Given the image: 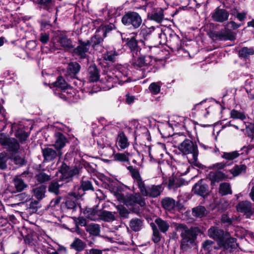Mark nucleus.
I'll return each instance as SVG.
<instances>
[{"mask_svg": "<svg viewBox=\"0 0 254 254\" xmlns=\"http://www.w3.org/2000/svg\"><path fill=\"white\" fill-rule=\"evenodd\" d=\"M39 40L43 44H47L50 39V34L49 33L42 32L39 36Z\"/></svg>", "mask_w": 254, "mask_h": 254, "instance_id": "obj_50", "label": "nucleus"}, {"mask_svg": "<svg viewBox=\"0 0 254 254\" xmlns=\"http://www.w3.org/2000/svg\"><path fill=\"white\" fill-rule=\"evenodd\" d=\"M238 212L244 213L248 218H250L254 214V208L252 203L248 200L239 202L236 205Z\"/></svg>", "mask_w": 254, "mask_h": 254, "instance_id": "obj_6", "label": "nucleus"}, {"mask_svg": "<svg viewBox=\"0 0 254 254\" xmlns=\"http://www.w3.org/2000/svg\"><path fill=\"white\" fill-rule=\"evenodd\" d=\"M240 154L237 151H234L230 152H224L221 155V157L227 160H233L237 158Z\"/></svg>", "mask_w": 254, "mask_h": 254, "instance_id": "obj_40", "label": "nucleus"}, {"mask_svg": "<svg viewBox=\"0 0 254 254\" xmlns=\"http://www.w3.org/2000/svg\"><path fill=\"white\" fill-rule=\"evenodd\" d=\"M53 84L54 86L63 90V93L65 92V90L67 87V84L62 76L58 77L57 81L54 82Z\"/></svg>", "mask_w": 254, "mask_h": 254, "instance_id": "obj_39", "label": "nucleus"}, {"mask_svg": "<svg viewBox=\"0 0 254 254\" xmlns=\"http://www.w3.org/2000/svg\"><path fill=\"white\" fill-rule=\"evenodd\" d=\"M61 181H53L50 183L48 187V190L50 192L54 193L57 195L59 193V189L63 185L62 183H60Z\"/></svg>", "mask_w": 254, "mask_h": 254, "instance_id": "obj_35", "label": "nucleus"}, {"mask_svg": "<svg viewBox=\"0 0 254 254\" xmlns=\"http://www.w3.org/2000/svg\"><path fill=\"white\" fill-rule=\"evenodd\" d=\"M0 143L10 151H16L19 147V144L15 138H7L2 133L0 135Z\"/></svg>", "mask_w": 254, "mask_h": 254, "instance_id": "obj_7", "label": "nucleus"}, {"mask_svg": "<svg viewBox=\"0 0 254 254\" xmlns=\"http://www.w3.org/2000/svg\"><path fill=\"white\" fill-rule=\"evenodd\" d=\"M71 247L76 251L80 252L84 249L85 244L81 240L76 238L71 244Z\"/></svg>", "mask_w": 254, "mask_h": 254, "instance_id": "obj_38", "label": "nucleus"}, {"mask_svg": "<svg viewBox=\"0 0 254 254\" xmlns=\"http://www.w3.org/2000/svg\"><path fill=\"white\" fill-rule=\"evenodd\" d=\"M37 2L43 8L47 10L53 6V0H37Z\"/></svg>", "mask_w": 254, "mask_h": 254, "instance_id": "obj_45", "label": "nucleus"}, {"mask_svg": "<svg viewBox=\"0 0 254 254\" xmlns=\"http://www.w3.org/2000/svg\"><path fill=\"white\" fill-rule=\"evenodd\" d=\"M161 82H153L149 86V89L154 94H157L160 91Z\"/></svg>", "mask_w": 254, "mask_h": 254, "instance_id": "obj_43", "label": "nucleus"}, {"mask_svg": "<svg viewBox=\"0 0 254 254\" xmlns=\"http://www.w3.org/2000/svg\"><path fill=\"white\" fill-rule=\"evenodd\" d=\"M65 205L68 209H72L76 207V204L75 200L67 199L65 202Z\"/></svg>", "mask_w": 254, "mask_h": 254, "instance_id": "obj_60", "label": "nucleus"}, {"mask_svg": "<svg viewBox=\"0 0 254 254\" xmlns=\"http://www.w3.org/2000/svg\"><path fill=\"white\" fill-rule=\"evenodd\" d=\"M208 177L213 183L219 182L228 178L227 175L221 171L210 172L208 174Z\"/></svg>", "mask_w": 254, "mask_h": 254, "instance_id": "obj_14", "label": "nucleus"}, {"mask_svg": "<svg viewBox=\"0 0 254 254\" xmlns=\"http://www.w3.org/2000/svg\"><path fill=\"white\" fill-rule=\"evenodd\" d=\"M127 44L132 52L133 57L134 56V54L137 56V51L135 50L137 46V42L136 40L135 39L132 38L128 42Z\"/></svg>", "mask_w": 254, "mask_h": 254, "instance_id": "obj_47", "label": "nucleus"}, {"mask_svg": "<svg viewBox=\"0 0 254 254\" xmlns=\"http://www.w3.org/2000/svg\"><path fill=\"white\" fill-rule=\"evenodd\" d=\"M218 37L221 40L233 41L235 39V35L231 31L226 29L224 32H221L218 33Z\"/></svg>", "mask_w": 254, "mask_h": 254, "instance_id": "obj_25", "label": "nucleus"}, {"mask_svg": "<svg viewBox=\"0 0 254 254\" xmlns=\"http://www.w3.org/2000/svg\"><path fill=\"white\" fill-rule=\"evenodd\" d=\"M42 153L45 160L48 162L54 160L58 156H61L62 155L61 150H54L50 147L43 149Z\"/></svg>", "mask_w": 254, "mask_h": 254, "instance_id": "obj_9", "label": "nucleus"}, {"mask_svg": "<svg viewBox=\"0 0 254 254\" xmlns=\"http://www.w3.org/2000/svg\"><path fill=\"white\" fill-rule=\"evenodd\" d=\"M163 207L166 210H170L173 209L175 205V200L171 198H166L162 200Z\"/></svg>", "mask_w": 254, "mask_h": 254, "instance_id": "obj_37", "label": "nucleus"}, {"mask_svg": "<svg viewBox=\"0 0 254 254\" xmlns=\"http://www.w3.org/2000/svg\"><path fill=\"white\" fill-rule=\"evenodd\" d=\"M239 56L247 59L254 54V50L252 48L243 47L239 52Z\"/></svg>", "mask_w": 254, "mask_h": 254, "instance_id": "obj_36", "label": "nucleus"}, {"mask_svg": "<svg viewBox=\"0 0 254 254\" xmlns=\"http://www.w3.org/2000/svg\"><path fill=\"white\" fill-rule=\"evenodd\" d=\"M99 211H98L96 210L93 209L92 208H88L85 210L84 212V214L87 218L88 219L96 221L99 219L98 213Z\"/></svg>", "mask_w": 254, "mask_h": 254, "instance_id": "obj_34", "label": "nucleus"}, {"mask_svg": "<svg viewBox=\"0 0 254 254\" xmlns=\"http://www.w3.org/2000/svg\"><path fill=\"white\" fill-rule=\"evenodd\" d=\"M134 99L135 98L133 96H129L128 94L126 95V102L128 104H130L133 103Z\"/></svg>", "mask_w": 254, "mask_h": 254, "instance_id": "obj_64", "label": "nucleus"}, {"mask_svg": "<svg viewBox=\"0 0 254 254\" xmlns=\"http://www.w3.org/2000/svg\"><path fill=\"white\" fill-rule=\"evenodd\" d=\"M81 187L83 190H93L91 182L88 180H82L81 181Z\"/></svg>", "mask_w": 254, "mask_h": 254, "instance_id": "obj_51", "label": "nucleus"}, {"mask_svg": "<svg viewBox=\"0 0 254 254\" xmlns=\"http://www.w3.org/2000/svg\"><path fill=\"white\" fill-rule=\"evenodd\" d=\"M155 222L161 232L164 233L168 230L170 225L167 221L161 218H157Z\"/></svg>", "mask_w": 254, "mask_h": 254, "instance_id": "obj_26", "label": "nucleus"}, {"mask_svg": "<svg viewBox=\"0 0 254 254\" xmlns=\"http://www.w3.org/2000/svg\"><path fill=\"white\" fill-rule=\"evenodd\" d=\"M13 160L14 163L17 165H22L24 163V158L19 155L15 156L13 158Z\"/></svg>", "mask_w": 254, "mask_h": 254, "instance_id": "obj_61", "label": "nucleus"}, {"mask_svg": "<svg viewBox=\"0 0 254 254\" xmlns=\"http://www.w3.org/2000/svg\"><path fill=\"white\" fill-rule=\"evenodd\" d=\"M213 244L214 243L212 241L206 240L203 244V248L205 250L210 252L212 250V248L215 247L213 246Z\"/></svg>", "mask_w": 254, "mask_h": 254, "instance_id": "obj_58", "label": "nucleus"}, {"mask_svg": "<svg viewBox=\"0 0 254 254\" xmlns=\"http://www.w3.org/2000/svg\"><path fill=\"white\" fill-rule=\"evenodd\" d=\"M103 39L101 36L96 34L92 37L91 41H90V45H92L93 47H95L96 45L100 44Z\"/></svg>", "mask_w": 254, "mask_h": 254, "instance_id": "obj_49", "label": "nucleus"}, {"mask_svg": "<svg viewBox=\"0 0 254 254\" xmlns=\"http://www.w3.org/2000/svg\"><path fill=\"white\" fill-rule=\"evenodd\" d=\"M122 23L127 26H132L134 28H137L142 22L140 15L136 12H128L122 18Z\"/></svg>", "mask_w": 254, "mask_h": 254, "instance_id": "obj_4", "label": "nucleus"}, {"mask_svg": "<svg viewBox=\"0 0 254 254\" xmlns=\"http://www.w3.org/2000/svg\"><path fill=\"white\" fill-rule=\"evenodd\" d=\"M133 58L131 61V64L134 67H141L150 64L152 60L150 56H141L137 58L133 57Z\"/></svg>", "mask_w": 254, "mask_h": 254, "instance_id": "obj_10", "label": "nucleus"}, {"mask_svg": "<svg viewBox=\"0 0 254 254\" xmlns=\"http://www.w3.org/2000/svg\"><path fill=\"white\" fill-rule=\"evenodd\" d=\"M35 177L36 181L40 184L49 181L51 179L50 175H48L43 172H38L36 174Z\"/></svg>", "mask_w": 254, "mask_h": 254, "instance_id": "obj_32", "label": "nucleus"}, {"mask_svg": "<svg viewBox=\"0 0 254 254\" xmlns=\"http://www.w3.org/2000/svg\"><path fill=\"white\" fill-rule=\"evenodd\" d=\"M58 41L61 46L64 48L70 49L73 48L71 40L64 34H60L58 35Z\"/></svg>", "mask_w": 254, "mask_h": 254, "instance_id": "obj_15", "label": "nucleus"}, {"mask_svg": "<svg viewBox=\"0 0 254 254\" xmlns=\"http://www.w3.org/2000/svg\"><path fill=\"white\" fill-rule=\"evenodd\" d=\"M102 81L106 86L105 88L108 89L112 88L117 83L114 77L108 75L105 76L104 78H102Z\"/></svg>", "mask_w": 254, "mask_h": 254, "instance_id": "obj_30", "label": "nucleus"}, {"mask_svg": "<svg viewBox=\"0 0 254 254\" xmlns=\"http://www.w3.org/2000/svg\"><path fill=\"white\" fill-rule=\"evenodd\" d=\"M98 216L99 219L106 222L112 221L115 219V217L112 212L106 210L99 211Z\"/></svg>", "mask_w": 254, "mask_h": 254, "instance_id": "obj_23", "label": "nucleus"}, {"mask_svg": "<svg viewBox=\"0 0 254 254\" xmlns=\"http://www.w3.org/2000/svg\"><path fill=\"white\" fill-rule=\"evenodd\" d=\"M60 171L61 174L60 180L66 182L70 181L72 178L79 172L77 168H71L65 164L62 165Z\"/></svg>", "mask_w": 254, "mask_h": 254, "instance_id": "obj_5", "label": "nucleus"}, {"mask_svg": "<svg viewBox=\"0 0 254 254\" xmlns=\"http://www.w3.org/2000/svg\"><path fill=\"white\" fill-rule=\"evenodd\" d=\"M118 56V53L115 50L107 51L103 54L104 60L111 62H115Z\"/></svg>", "mask_w": 254, "mask_h": 254, "instance_id": "obj_31", "label": "nucleus"}, {"mask_svg": "<svg viewBox=\"0 0 254 254\" xmlns=\"http://www.w3.org/2000/svg\"><path fill=\"white\" fill-rule=\"evenodd\" d=\"M127 169L131 173L132 177L134 179V183L137 186L142 195L156 197L160 194L162 191V187L160 185L146 186L137 169L132 166H129Z\"/></svg>", "mask_w": 254, "mask_h": 254, "instance_id": "obj_1", "label": "nucleus"}, {"mask_svg": "<svg viewBox=\"0 0 254 254\" xmlns=\"http://www.w3.org/2000/svg\"><path fill=\"white\" fill-rule=\"evenodd\" d=\"M208 235L210 237L215 240H221L224 235L223 230L217 227H211L208 230Z\"/></svg>", "mask_w": 254, "mask_h": 254, "instance_id": "obj_16", "label": "nucleus"}, {"mask_svg": "<svg viewBox=\"0 0 254 254\" xmlns=\"http://www.w3.org/2000/svg\"><path fill=\"white\" fill-rule=\"evenodd\" d=\"M240 26V24H237L233 21H231L225 25V29L231 31L230 30L236 29Z\"/></svg>", "mask_w": 254, "mask_h": 254, "instance_id": "obj_56", "label": "nucleus"}, {"mask_svg": "<svg viewBox=\"0 0 254 254\" xmlns=\"http://www.w3.org/2000/svg\"><path fill=\"white\" fill-rule=\"evenodd\" d=\"M90 46V41L83 42L82 40L78 41V46L74 49V53L81 58H85L86 57V53L88 52Z\"/></svg>", "mask_w": 254, "mask_h": 254, "instance_id": "obj_8", "label": "nucleus"}, {"mask_svg": "<svg viewBox=\"0 0 254 254\" xmlns=\"http://www.w3.org/2000/svg\"><path fill=\"white\" fill-rule=\"evenodd\" d=\"M15 197L16 200L21 202H27L30 199V196L25 192L18 194L15 195Z\"/></svg>", "mask_w": 254, "mask_h": 254, "instance_id": "obj_48", "label": "nucleus"}, {"mask_svg": "<svg viewBox=\"0 0 254 254\" xmlns=\"http://www.w3.org/2000/svg\"><path fill=\"white\" fill-rule=\"evenodd\" d=\"M224 246L226 249H236L238 246L236 243V239L233 238H230L227 239Z\"/></svg>", "mask_w": 254, "mask_h": 254, "instance_id": "obj_42", "label": "nucleus"}, {"mask_svg": "<svg viewBox=\"0 0 254 254\" xmlns=\"http://www.w3.org/2000/svg\"><path fill=\"white\" fill-rule=\"evenodd\" d=\"M192 214L193 216L202 218L207 214V210L203 206H197L192 209Z\"/></svg>", "mask_w": 254, "mask_h": 254, "instance_id": "obj_24", "label": "nucleus"}, {"mask_svg": "<svg viewBox=\"0 0 254 254\" xmlns=\"http://www.w3.org/2000/svg\"><path fill=\"white\" fill-rule=\"evenodd\" d=\"M178 180L174 177H171L168 180V187L169 189L177 188L180 187L177 182Z\"/></svg>", "mask_w": 254, "mask_h": 254, "instance_id": "obj_54", "label": "nucleus"}, {"mask_svg": "<svg viewBox=\"0 0 254 254\" xmlns=\"http://www.w3.org/2000/svg\"><path fill=\"white\" fill-rule=\"evenodd\" d=\"M246 131L248 136L253 138L254 134V124L249 123L246 127Z\"/></svg>", "mask_w": 254, "mask_h": 254, "instance_id": "obj_53", "label": "nucleus"}, {"mask_svg": "<svg viewBox=\"0 0 254 254\" xmlns=\"http://www.w3.org/2000/svg\"><path fill=\"white\" fill-rule=\"evenodd\" d=\"M46 187L44 185L40 186L33 190L34 194L38 200H41L45 196Z\"/></svg>", "mask_w": 254, "mask_h": 254, "instance_id": "obj_28", "label": "nucleus"}, {"mask_svg": "<svg viewBox=\"0 0 254 254\" xmlns=\"http://www.w3.org/2000/svg\"><path fill=\"white\" fill-rule=\"evenodd\" d=\"M21 176H17L14 179V186L17 191H20L27 187V185L20 178Z\"/></svg>", "mask_w": 254, "mask_h": 254, "instance_id": "obj_33", "label": "nucleus"}, {"mask_svg": "<svg viewBox=\"0 0 254 254\" xmlns=\"http://www.w3.org/2000/svg\"><path fill=\"white\" fill-rule=\"evenodd\" d=\"M231 117L234 119L244 120L246 118L245 114L236 110H232L230 112Z\"/></svg>", "mask_w": 254, "mask_h": 254, "instance_id": "obj_41", "label": "nucleus"}, {"mask_svg": "<svg viewBox=\"0 0 254 254\" xmlns=\"http://www.w3.org/2000/svg\"><path fill=\"white\" fill-rule=\"evenodd\" d=\"M143 226V220L138 218H132L129 224V228L134 232L140 231Z\"/></svg>", "mask_w": 254, "mask_h": 254, "instance_id": "obj_18", "label": "nucleus"}, {"mask_svg": "<svg viewBox=\"0 0 254 254\" xmlns=\"http://www.w3.org/2000/svg\"><path fill=\"white\" fill-rule=\"evenodd\" d=\"M80 69V65L79 64L76 62H71L68 65L67 72L71 77H74L79 72Z\"/></svg>", "mask_w": 254, "mask_h": 254, "instance_id": "obj_20", "label": "nucleus"}, {"mask_svg": "<svg viewBox=\"0 0 254 254\" xmlns=\"http://www.w3.org/2000/svg\"><path fill=\"white\" fill-rule=\"evenodd\" d=\"M115 160L121 162H127L128 161V158L127 154L123 153H117L114 155Z\"/></svg>", "mask_w": 254, "mask_h": 254, "instance_id": "obj_52", "label": "nucleus"}, {"mask_svg": "<svg viewBox=\"0 0 254 254\" xmlns=\"http://www.w3.org/2000/svg\"><path fill=\"white\" fill-rule=\"evenodd\" d=\"M219 192L222 195L232 194V191L230 184L228 183H221L219 185Z\"/></svg>", "mask_w": 254, "mask_h": 254, "instance_id": "obj_27", "label": "nucleus"}, {"mask_svg": "<svg viewBox=\"0 0 254 254\" xmlns=\"http://www.w3.org/2000/svg\"><path fill=\"white\" fill-rule=\"evenodd\" d=\"M173 225L176 231L181 233V249L187 250L193 243L196 238L194 229H189L186 225L181 223H174Z\"/></svg>", "mask_w": 254, "mask_h": 254, "instance_id": "obj_2", "label": "nucleus"}, {"mask_svg": "<svg viewBox=\"0 0 254 254\" xmlns=\"http://www.w3.org/2000/svg\"><path fill=\"white\" fill-rule=\"evenodd\" d=\"M88 78L91 82L97 81L99 78V72L95 65H91L88 68Z\"/></svg>", "mask_w": 254, "mask_h": 254, "instance_id": "obj_17", "label": "nucleus"}, {"mask_svg": "<svg viewBox=\"0 0 254 254\" xmlns=\"http://www.w3.org/2000/svg\"><path fill=\"white\" fill-rule=\"evenodd\" d=\"M15 136L22 143L27 139L28 135L24 130L21 129L16 131L15 132Z\"/></svg>", "mask_w": 254, "mask_h": 254, "instance_id": "obj_44", "label": "nucleus"}, {"mask_svg": "<svg viewBox=\"0 0 254 254\" xmlns=\"http://www.w3.org/2000/svg\"><path fill=\"white\" fill-rule=\"evenodd\" d=\"M86 231L91 235L99 236L100 233V226L98 224L91 223L86 226Z\"/></svg>", "mask_w": 254, "mask_h": 254, "instance_id": "obj_22", "label": "nucleus"}, {"mask_svg": "<svg viewBox=\"0 0 254 254\" xmlns=\"http://www.w3.org/2000/svg\"><path fill=\"white\" fill-rule=\"evenodd\" d=\"M229 17L228 12L224 9L217 8L213 12L212 17L213 19L219 22H223L227 20Z\"/></svg>", "mask_w": 254, "mask_h": 254, "instance_id": "obj_11", "label": "nucleus"}, {"mask_svg": "<svg viewBox=\"0 0 254 254\" xmlns=\"http://www.w3.org/2000/svg\"><path fill=\"white\" fill-rule=\"evenodd\" d=\"M73 229L74 231L81 237H84L85 235V232L83 230H81L77 225H76L75 228H74Z\"/></svg>", "mask_w": 254, "mask_h": 254, "instance_id": "obj_63", "label": "nucleus"}, {"mask_svg": "<svg viewBox=\"0 0 254 254\" xmlns=\"http://www.w3.org/2000/svg\"><path fill=\"white\" fill-rule=\"evenodd\" d=\"M128 199L130 201L129 203L130 205L138 204L140 206H144L145 205L144 199L139 193L130 195L128 196Z\"/></svg>", "mask_w": 254, "mask_h": 254, "instance_id": "obj_19", "label": "nucleus"}, {"mask_svg": "<svg viewBox=\"0 0 254 254\" xmlns=\"http://www.w3.org/2000/svg\"><path fill=\"white\" fill-rule=\"evenodd\" d=\"M55 136V143L53 145L56 149L61 150L65 146L66 139L62 133L59 132H56Z\"/></svg>", "mask_w": 254, "mask_h": 254, "instance_id": "obj_13", "label": "nucleus"}, {"mask_svg": "<svg viewBox=\"0 0 254 254\" xmlns=\"http://www.w3.org/2000/svg\"><path fill=\"white\" fill-rule=\"evenodd\" d=\"M6 154L5 153H0V168L4 169L6 168Z\"/></svg>", "mask_w": 254, "mask_h": 254, "instance_id": "obj_57", "label": "nucleus"}, {"mask_svg": "<svg viewBox=\"0 0 254 254\" xmlns=\"http://www.w3.org/2000/svg\"><path fill=\"white\" fill-rule=\"evenodd\" d=\"M153 233L152 236V240L155 243H158L160 240V234L157 230V229L155 227L153 228Z\"/></svg>", "mask_w": 254, "mask_h": 254, "instance_id": "obj_59", "label": "nucleus"}, {"mask_svg": "<svg viewBox=\"0 0 254 254\" xmlns=\"http://www.w3.org/2000/svg\"><path fill=\"white\" fill-rule=\"evenodd\" d=\"M151 19L158 23L161 22L163 19V12L160 11L152 14L151 16Z\"/></svg>", "mask_w": 254, "mask_h": 254, "instance_id": "obj_55", "label": "nucleus"}, {"mask_svg": "<svg viewBox=\"0 0 254 254\" xmlns=\"http://www.w3.org/2000/svg\"><path fill=\"white\" fill-rule=\"evenodd\" d=\"M116 82L119 81L120 84H122L127 81V77L125 74L122 73L120 71H116L114 77Z\"/></svg>", "mask_w": 254, "mask_h": 254, "instance_id": "obj_46", "label": "nucleus"}, {"mask_svg": "<svg viewBox=\"0 0 254 254\" xmlns=\"http://www.w3.org/2000/svg\"><path fill=\"white\" fill-rule=\"evenodd\" d=\"M117 142L122 149L126 148L129 145L127 138L123 132H120L118 135Z\"/></svg>", "mask_w": 254, "mask_h": 254, "instance_id": "obj_21", "label": "nucleus"}, {"mask_svg": "<svg viewBox=\"0 0 254 254\" xmlns=\"http://www.w3.org/2000/svg\"><path fill=\"white\" fill-rule=\"evenodd\" d=\"M229 164H227V163H223V162L217 163L213 164L211 167V168H212V169H223L226 166H227Z\"/></svg>", "mask_w": 254, "mask_h": 254, "instance_id": "obj_62", "label": "nucleus"}, {"mask_svg": "<svg viewBox=\"0 0 254 254\" xmlns=\"http://www.w3.org/2000/svg\"><path fill=\"white\" fill-rule=\"evenodd\" d=\"M192 191L194 193L204 196L208 193L207 186L203 183V181L200 180L196 183L192 188Z\"/></svg>", "mask_w": 254, "mask_h": 254, "instance_id": "obj_12", "label": "nucleus"}, {"mask_svg": "<svg viewBox=\"0 0 254 254\" xmlns=\"http://www.w3.org/2000/svg\"><path fill=\"white\" fill-rule=\"evenodd\" d=\"M174 141L180 142L178 144V149L184 154H192L194 162L197 159L198 149L196 144H195L191 140L186 138L183 134L176 135L174 137Z\"/></svg>", "mask_w": 254, "mask_h": 254, "instance_id": "obj_3", "label": "nucleus"}, {"mask_svg": "<svg viewBox=\"0 0 254 254\" xmlns=\"http://www.w3.org/2000/svg\"><path fill=\"white\" fill-rule=\"evenodd\" d=\"M247 170V166L245 165H235L232 169L230 170V172L233 175V177H236L242 173H245Z\"/></svg>", "mask_w": 254, "mask_h": 254, "instance_id": "obj_29", "label": "nucleus"}]
</instances>
